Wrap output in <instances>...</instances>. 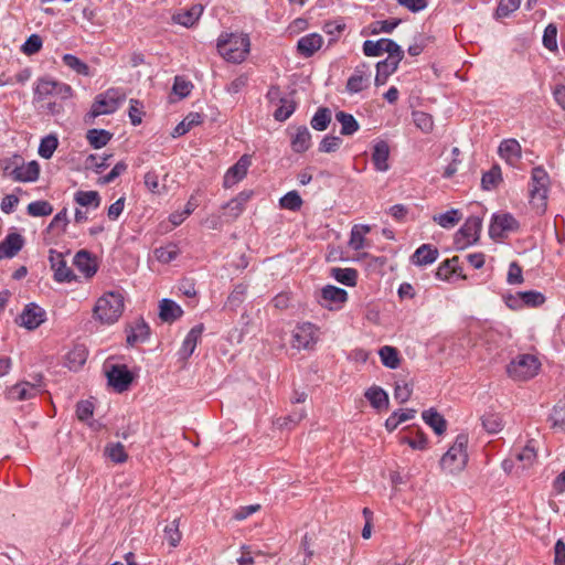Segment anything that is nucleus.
I'll return each instance as SVG.
<instances>
[{
  "label": "nucleus",
  "mask_w": 565,
  "mask_h": 565,
  "mask_svg": "<svg viewBox=\"0 0 565 565\" xmlns=\"http://www.w3.org/2000/svg\"><path fill=\"white\" fill-rule=\"evenodd\" d=\"M218 54L228 63H243L250 52V39L246 33L222 32L216 40Z\"/></svg>",
  "instance_id": "f257e3e1"
},
{
  "label": "nucleus",
  "mask_w": 565,
  "mask_h": 565,
  "mask_svg": "<svg viewBox=\"0 0 565 565\" xmlns=\"http://www.w3.org/2000/svg\"><path fill=\"white\" fill-rule=\"evenodd\" d=\"M550 186L551 179L547 171L542 166L534 167L531 170L527 189L530 204L540 214H543L547 209Z\"/></svg>",
  "instance_id": "f03ea898"
},
{
  "label": "nucleus",
  "mask_w": 565,
  "mask_h": 565,
  "mask_svg": "<svg viewBox=\"0 0 565 565\" xmlns=\"http://www.w3.org/2000/svg\"><path fill=\"white\" fill-rule=\"evenodd\" d=\"M127 98L124 88L110 87L98 94L85 117L86 122H93L95 118L102 115H110L119 109Z\"/></svg>",
  "instance_id": "7ed1b4c3"
},
{
  "label": "nucleus",
  "mask_w": 565,
  "mask_h": 565,
  "mask_svg": "<svg viewBox=\"0 0 565 565\" xmlns=\"http://www.w3.org/2000/svg\"><path fill=\"white\" fill-rule=\"evenodd\" d=\"M122 311L124 297L121 294L108 291L97 299L93 315L100 323L113 324L121 317Z\"/></svg>",
  "instance_id": "20e7f679"
},
{
  "label": "nucleus",
  "mask_w": 565,
  "mask_h": 565,
  "mask_svg": "<svg viewBox=\"0 0 565 565\" xmlns=\"http://www.w3.org/2000/svg\"><path fill=\"white\" fill-rule=\"evenodd\" d=\"M468 435L459 434L454 445L440 459V467L447 473H458L462 471L468 461L467 446Z\"/></svg>",
  "instance_id": "39448f33"
},
{
  "label": "nucleus",
  "mask_w": 565,
  "mask_h": 565,
  "mask_svg": "<svg viewBox=\"0 0 565 565\" xmlns=\"http://www.w3.org/2000/svg\"><path fill=\"white\" fill-rule=\"evenodd\" d=\"M541 363L539 359L532 354H519L507 366L509 376L515 381H526L534 377Z\"/></svg>",
  "instance_id": "423d86ee"
},
{
  "label": "nucleus",
  "mask_w": 565,
  "mask_h": 565,
  "mask_svg": "<svg viewBox=\"0 0 565 565\" xmlns=\"http://www.w3.org/2000/svg\"><path fill=\"white\" fill-rule=\"evenodd\" d=\"M73 89L68 84L52 79H40L34 89V100L44 102L51 96H57L61 99L72 97Z\"/></svg>",
  "instance_id": "0eeeda50"
},
{
  "label": "nucleus",
  "mask_w": 565,
  "mask_h": 565,
  "mask_svg": "<svg viewBox=\"0 0 565 565\" xmlns=\"http://www.w3.org/2000/svg\"><path fill=\"white\" fill-rule=\"evenodd\" d=\"M363 53L366 56H380L387 53V57H404L402 47L391 39H380L377 41L366 40L363 43Z\"/></svg>",
  "instance_id": "6e6552de"
},
{
  "label": "nucleus",
  "mask_w": 565,
  "mask_h": 565,
  "mask_svg": "<svg viewBox=\"0 0 565 565\" xmlns=\"http://www.w3.org/2000/svg\"><path fill=\"white\" fill-rule=\"evenodd\" d=\"M319 329L311 322H301L292 331V347L298 350H310L319 338Z\"/></svg>",
  "instance_id": "1a4fd4ad"
},
{
  "label": "nucleus",
  "mask_w": 565,
  "mask_h": 565,
  "mask_svg": "<svg viewBox=\"0 0 565 565\" xmlns=\"http://www.w3.org/2000/svg\"><path fill=\"white\" fill-rule=\"evenodd\" d=\"M43 387L41 377L35 383L22 381L9 387L6 392V397L11 402L29 401L40 395L43 392Z\"/></svg>",
  "instance_id": "9d476101"
},
{
  "label": "nucleus",
  "mask_w": 565,
  "mask_h": 565,
  "mask_svg": "<svg viewBox=\"0 0 565 565\" xmlns=\"http://www.w3.org/2000/svg\"><path fill=\"white\" fill-rule=\"evenodd\" d=\"M519 227L520 223L512 214H493L489 226V235L494 239H501L507 237L509 233L516 232Z\"/></svg>",
  "instance_id": "9b49d317"
},
{
  "label": "nucleus",
  "mask_w": 565,
  "mask_h": 565,
  "mask_svg": "<svg viewBox=\"0 0 565 565\" xmlns=\"http://www.w3.org/2000/svg\"><path fill=\"white\" fill-rule=\"evenodd\" d=\"M480 231L481 218L478 216L468 217L455 235V244L457 248L463 249L476 243L479 238Z\"/></svg>",
  "instance_id": "f8f14e48"
},
{
  "label": "nucleus",
  "mask_w": 565,
  "mask_h": 565,
  "mask_svg": "<svg viewBox=\"0 0 565 565\" xmlns=\"http://www.w3.org/2000/svg\"><path fill=\"white\" fill-rule=\"evenodd\" d=\"M544 301V295L535 290L519 291L505 297L507 306L513 310H519L524 307L535 308L543 305Z\"/></svg>",
  "instance_id": "ddd939ff"
},
{
  "label": "nucleus",
  "mask_w": 565,
  "mask_h": 565,
  "mask_svg": "<svg viewBox=\"0 0 565 565\" xmlns=\"http://www.w3.org/2000/svg\"><path fill=\"white\" fill-rule=\"evenodd\" d=\"M106 375L108 384L118 393L127 391L134 379L125 364L111 365Z\"/></svg>",
  "instance_id": "4468645a"
},
{
  "label": "nucleus",
  "mask_w": 565,
  "mask_h": 565,
  "mask_svg": "<svg viewBox=\"0 0 565 565\" xmlns=\"http://www.w3.org/2000/svg\"><path fill=\"white\" fill-rule=\"evenodd\" d=\"M498 156L511 168H519L522 147L514 138L503 139L498 147Z\"/></svg>",
  "instance_id": "2eb2a0df"
},
{
  "label": "nucleus",
  "mask_w": 565,
  "mask_h": 565,
  "mask_svg": "<svg viewBox=\"0 0 565 565\" xmlns=\"http://www.w3.org/2000/svg\"><path fill=\"white\" fill-rule=\"evenodd\" d=\"M250 164V156L243 154L237 162L226 171L223 180V186L228 189L242 181L246 177Z\"/></svg>",
  "instance_id": "dca6fc26"
},
{
  "label": "nucleus",
  "mask_w": 565,
  "mask_h": 565,
  "mask_svg": "<svg viewBox=\"0 0 565 565\" xmlns=\"http://www.w3.org/2000/svg\"><path fill=\"white\" fill-rule=\"evenodd\" d=\"M348 300V292L333 285H327L321 289L320 305L329 310L340 308Z\"/></svg>",
  "instance_id": "f3484780"
},
{
  "label": "nucleus",
  "mask_w": 565,
  "mask_h": 565,
  "mask_svg": "<svg viewBox=\"0 0 565 565\" xmlns=\"http://www.w3.org/2000/svg\"><path fill=\"white\" fill-rule=\"evenodd\" d=\"M45 310L35 303L25 306L19 316L20 326L28 330H34L45 321Z\"/></svg>",
  "instance_id": "a211bd4d"
},
{
  "label": "nucleus",
  "mask_w": 565,
  "mask_h": 565,
  "mask_svg": "<svg viewBox=\"0 0 565 565\" xmlns=\"http://www.w3.org/2000/svg\"><path fill=\"white\" fill-rule=\"evenodd\" d=\"M323 44V38L318 33H309L301 36L297 42V53L305 57H311Z\"/></svg>",
  "instance_id": "6ab92c4d"
},
{
  "label": "nucleus",
  "mask_w": 565,
  "mask_h": 565,
  "mask_svg": "<svg viewBox=\"0 0 565 565\" xmlns=\"http://www.w3.org/2000/svg\"><path fill=\"white\" fill-rule=\"evenodd\" d=\"M50 263L54 270V278L58 282H68L74 278L72 269L66 265L63 255L53 249L50 250Z\"/></svg>",
  "instance_id": "aec40b11"
},
{
  "label": "nucleus",
  "mask_w": 565,
  "mask_h": 565,
  "mask_svg": "<svg viewBox=\"0 0 565 565\" xmlns=\"http://www.w3.org/2000/svg\"><path fill=\"white\" fill-rule=\"evenodd\" d=\"M9 175L17 182H34L39 179L40 166L36 161L13 168Z\"/></svg>",
  "instance_id": "412c9836"
},
{
  "label": "nucleus",
  "mask_w": 565,
  "mask_h": 565,
  "mask_svg": "<svg viewBox=\"0 0 565 565\" xmlns=\"http://www.w3.org/2000/svg\"><path fill=\"white\" fill-rule=\"evenodd\" d=\"M24 238L19 233H9L0 243V259L14 257L23 247Z\"/></svg>",
  "instance_id": "4be33fe9"
},
{
  "label": "nucleus",
  "mask_w": 565,
  "mask_h": 565,
  "mask_svg": "<svg viewBox=\"0 0 565 565\" xmlns=\"http://www.w3.org/2000/svg\"><path fill=\"white\" fill-rule=\"evenodd\" d=\"M390 146L385 140L374 143L372 150V162L376 171L386 172L390 169Z\"/></svg>",
  "instance_id": "5701e85b"
},
{
  "label": "nucleus",
  "mask_w": 565,
  "mask_h": 565,
  "mask_svg": "<svg viewBox=\"0 0 565 565\" xmlns=\"http://www.w3.org/2000/svg\"><path fill=\"white\" fill-rule=\"evenodd\" d=\"M403 57H386L376 64L375 85H384L388 77L396 72Z\"/></svg>",
  "instance_id": "b1692460"
},
{
  "label": "nucleus",
  "mask_w": 565,
  "mask_h": 565,
  "mask_svg": "<svg viewBox=\"0 0 565 565\" xmlns=\"http://www.w3.org/2000/svg\"><path fill=\"white\" fill-rule=\"evenodd\" d=\"M203 331V324H196L188 332L179 350V355L181 359L186 360L193 354Z\"/></svg>",
  "instance_id": "393cba45"
},
{
  "label": "nucleus",
  "mask_w": 565,
  "mask_h": 565,
  "mask_svg": "<svg viewBox=\"0 0 565 565\" xmlns=\"http://www.w3.org/2000/svg\"><path fill=\"white\" fill-rule=\"evenodd\" d=\"M438 249L430 244L420 245L412 255L411 262L416 266L433 264L438 257Z\"/></svg>",
  "instance_id": "a878e982"
},
{
  "label": "nucleus",
  "mask_w": 565,
  "mask_h": 565,
  "mask_svg": "<svg viewBox=\"0 0 565 565\" xmlns=\"http://www.w3.org/2000/svg\"><path fill=\"white\" fill-rule=\"evenodd\" d=\"M74 265L85 277L90 278L97 271V264L87 250H79L74 256Z\"/></svg>",
  "instance_id": "bb28decb"
},
{
  "label": "nucleus",
  "mask_w": 565,
  "mask_h": 565,
  "mask_svg": "<svg viewBox=\"0 0 565 565\" xmlns=\"http://www.w3.org/2000/svg\"><path fill=\"white\" fill-rule=\"evenodd\" d=\"M149 334V326L143 320H139L127 330V343L131 347L143 343L148 340Z\"/></svg>",
  "instance_id": "cd10ccee"
},
{
  "label": "nucleus",
  "mask_w": 565,
  "mask_h": 565,
  "mask_svg": "<svg viewBox=\"0 0 565 565\" xmlns=\"http://www.w3.org/2000/svg\"><path fill=\"white\" fill-rule=\"evenodd\" d=\"M203 11V6L193 4L190 9L175 13L173 15V21L185 28H191L199 21Z\"/></svg>",
  "instance_id": "c85d7f7f"
},
{
  "label": "nucleus",
  "mask_w": 565,
  "mask_h": 565,
  "mask_svg": "<svg viewBox=\"0 0 565 565\" xmlns=\"http://www.w3.org/2000/svg\"><path fill=\"white\" fill-rule=\"evenodd\" d=\"M365 398L369 401L371 406L377 411L388 407V395L380 386L373 385L364 393Z\"/></svg>",
  "instance_id": "c756f323"
},
{
  "label": "nucleus",
  "mask_w": 565,
  "mask_h": 565,
  "mask_svg": "<svg viewBox=\"0 0 565 565\" xmlns=\"http://www.w3.org/2000/svg\"><path fill=\"white\" fill-rule=\"evenodd\" d=\"M371 232V226L365 224H355L351 228L349 246L353 250H360L366 247L365 236Z\"/></svg>",
  "instance_id": "7c9ffc66"
},
{
  "label": "nucleus",
  "mask_w": 565,
  "mask_h": 565,
  "mask_svg": "<svg viewBox=\"0 0 565 565\" xmlns=\"http://www.w3.org/2000/svg\"><path fill=\"white\" fill-rule=\"evenodd\" d=\"M311 146V134L306 126L298 127L291 137V148L297 153L307 151Z\"/></svg>",
  "instance_id": "2f4dec72"
},
{
  "label": "nucleus",
  "mask_w": 565,
  "mask_h": 565,
  "mask_svg": "<svg viewBox=\"0 0 565 565\" xmlns=\"http://www.w3.org/2000/svg\"><path fill=\"white\" fill-rule=\"evenodd\" d=\"M364 68L365 66L356 67L353 74L349 77L347 82V89L350 94L360 93L366 87L369 75Z\"/></svg>",
  "instance_id": "473e14b6"
},
{
  "label": "nucleus",
  "mask_w": 565,
  "mask_h": 565,
  "mask_svg": "<svg viewBox=\"0 0 565 565\" xmlns=\"http://www.w3.org/2000/svg\"><path fill=\"white\" fill-rule=\"evenodd\" d=\"M250 192H241L223 206L225 211L224 214L233 218L239 216L245 209V204L250 199Z\"/></svg>",
  "instance_id": "72a5a7b5"
},
{
  "label": "nucleus",
  "mask_w": 565,
  "mask_h": 565,
  "mask_svg": "<svg viewBox=\"0 0 565 565\" xmlns=\"http://www.w3.org/2000/svg\"><path fill=\"white\" fill-rule=\"evenodd\" d=\"M159 317L167 322H172L179 319L183 310L182 308L171 299H162L159 305Z\"/></svg>",
  "instance_id": "f704fd0d"
},
{
  "label": "nucleus",
  "mask_w": 565,
  "mask_h": 565,
  "mask_svg": "<svg viewBox=\"0 0 565 565\" xmlns=\"http://www.w3.org/2000/svg\"><path fill=\"white\" fill-rule=\"evenodd\" d=\"M74 202L82 207L98 209L102 202V198L97 191H83L78 190L74 193Z\"/></svg>",
  "instance_id": "c9c22d12"
},
{
  "label": "nucleus",
  "mask_w": 565,
  "mask_h": 565,
  "mask_svg": "<svg viewBox=\"0 0 565 565\" xmlns=\"http://www.w3.org/2000/svg\"><path fill=\"white\" fill-rule=\"evenodd\" d=\"M423 420L431 427L437 435H443L447 428V422L438 412L434 408L424 411L422 414Z\"/></svg>",
  "instance_id": "e433bc0d"
},
{
  "label": "nucleus",
  "mask_w": 565,
  "mask_h": 565,
  "mask_svg": "<svg viewBox=\"0 0 565 565\" xmlns=\"http://www.w3.org/2000/svg\"><path fill=\"white\" fill-rule=\"evenodd\" d=\"M203 122V116L199 113H190L186 115L181 122H179L173 129L172 136L174 138L181 137L189 132L193 127H196Z\"/></svg>",
  "instance_id": "4c0bfd02"
},
{
  "label": "nucleus",
  "mask_w": 565,
  "mask_h": 565,
  "mask_svg": "<svg viewBox=\"0 0 565 565\" xmlns=\"http://www.w3.org/2000/svg\"><path fill=\"white\" fill-rule=\"evenodd\" d=\"M330 276L338 282L349 287L355 286L358 281V271L354 268L334 267L331 268Z\"/></svg>",
  "instance_id": "58836bf2"
},
{
  "label": "nucleus",
  "mask_w": 565,
  "mask_h": 565,
  "mask_svg": "<svg viewBox=\"0 0 565 565\" xmlns=\"http://www.w3.org/2000/svg\"><path fill=\"white\" fill-rule=\"evenodd\" d=\"M335 120L340 122V134L343 136H352L360 129V125L353 115L345 111H338L335 114Z\"/></svg>",
  "instance_id": "ea45409f"
},
{
  "label": "nucleus",
  "mask_w": 565,
  "mask_h": 565,
  "mask_svg": "<svg viewBox=\"0 0 565 565\" xmlns=\"http://www.w3.org/2000/svg\"><path fill=\"white\" fill-rule=\"evenodd\" d=\"M381 362L384 366L395 370L401 364L399 352L396 348L384 345L379 350Z\"/></svg>",
  "instance_id": "a19ab883"
},
{
  "label": "nucleus",
  "mask_w": 565,
  "mask_h": 565,
  "mask_svg": "<svg viewBox=\"0 0 565 565\" xmlns=\"http://www.w3.org/2000/svg\"><path fill=\"white\" fill-rule=\"evenodd\" d=\"M111 137L113 134L105 129L93 128L86 132L88 143L95 149L105 147L110 141Z\"/></svg>",
  "instance_id": "79ce46f5"
},
{
  "label": "nucleus",
  "mask_w": 565,
  "mask_h": 565,
  "mask_svg": "<svg viewBox=\"0 0 565 565\" xmlns=\"http://www.w3.org/2000/svg\"><path fill=\"white\" fill-rule=\"evenodd\" d=\"M502 181L501 168L494 164L489 171L484 172L481 178V188L486 191L495 189Z\"/></svg>",
  "instance_id": "37998d69"
},
{
  "label": "nucleus",
  "mask_w": 565,
  "mask_h": 565,
  "mask_svg": "<svg viewBox=\"0 0 565 565\" xmlns=\"http://www.w3.org/2000/svg\"><path fill=\"white\" fill-rule=\"evenodd\" d=\"M461 217H462V214L459 210L451 209L445 213L435 215L433 217V220H434V222H436L439 226H441L444 228H451L456 224L459 223Z\"/></svg>",
  "instance_id": "c03bdc74"
},
{
  "label": "nucleus",
  "mask_w": 565,
  "mask_h": 565,
  "mask_svg": "<svg viewBox=\"0 0 565 565\" xmlns=\"http://www.w3.org/2000/svg\"><path fill=\"white\" fill-rule=\"evenodd\" d=\"M179 253V247L175 244L170 243L166 246L156 248L154 257L162 264H169L178 257Z\"/></svg>",
  "instance_id": "a18cd8bd"
},
{
  "label": "nucleus",
  "mask_w": 565,
  "mask_h": 565,
  "mask_svg": "<svg viewBox=\"0 0 565 565\" xmlns=\"http://www.w3.org/2000/svg\"><path fill=\"white\" fill-rule=\"evenodd\" d=\"M483 428L489 434H497L502 430L504 423L502 416L497 413H487L481 418Z\"/></svg>",
  "instance_id": "49530a36"
},
{
  "label": "nucleus",
  "mask_w": 565,
  "mask_h": 565,
  "mask_svg": "<svg viewBox=\"0 0 565 565\" xmlns=\"http://www.w3.org/2000/svg\"><path fill=\"white\" fill-rule=\"evenodd\" d=\"M331 121V111L328 108L320 107L313 117L311 118L310 125L315 130L323 131L328 128Z\"/></svg>",
  "instance_id": "de8ad7c7"
},
{
  "label": "nucleus",
  "mask_w": 565,
  "mask_h": 565,
  "mask_svg": "<svg viewBox=\"0 0 565 565\" xmlns=\"http://www.w3.org/2000/svg\"><path fill=\"white\" fill-rule=\"evenodd\" d=\"M180 527V519H174L170 523H168L163 530L164 539L169 543L170 546L177 547L182 539V534L179 530Z\"/></svg>",
  "instance_id": "09e8293b"
},
{
  "label": "nucleus",
  "mask_w": 565,
  "mask_h": 565,
  "mask_svg": "<svg viewBox=\"0 0 565 565\" xmlns=\"http://www.w3.org/2000/svg\"><path fill=\"white\" fill-rule=\"evenodd\" d=\"M70 223L67 216V209L63 207L55 216L52 218L51 223L47 226L49 232H56L57 235L65 233L66 227Z\"/></svg>",
  "instance_id": "8fccbe9b"
},
{
  "label": "nucleus",
  "mask_w": 565,
  "mask_h": 565,
  "mask_svg": "<svg viewBox=\"0 0 565 565\" xmlns=\"http://www.w3.org/2000/svg\"><path fill=\"white\" fill-rule=\"evenodd\" d=\"M26 212L33 217L47 216L53 213V205L49 201L38 200L28 205Z\"/></svg>",
  "instance_id": "3c124183"
},
{
  "label": "nucleus",
  "mask_w": 565,
  "mask_h": 565,
  "mask_svg": "<svg viewBox=\"0 0 565 565\" xmlns=\"http://www.w3.org/2000/svg\"><path fill=\"white\" fill-rule=\"evenodd\" d=\"M57 146H58V140L55 135H49V136L42 138L40 146H39V150H38L39 156L43 159L52 158Z\"/></svg>",
  "instance_id": "603ef678"
},
{
  "label": "nucleus",
  "mask_w": 565,
  "mask_h": 565,
  "mask_svg": "<svg viewBox=\"0 0 565 565\" xmlns=\"http://www.w3.org/2000/svg\"><path fill=\"white\" fill-rule=\"evenodd\" d=\"M281 209L296 212L300 210L302 205V199L297 191H289L279 200Z\"/></svg>",
  "instance_id": "864d4df0"
},
{
  "label": "nucleus",
  "mask_w": 565,
  "mask_h": 565,
  "mask_svg": "<svg viewBox=\"0 0 565 565\" xmlns=\"http://www.w3.org/2000/svg\"><path fill=\"white\" fill-rule=\"evenodd\" d=\"M62 61H63L64 65H66L67 67H70L74 72H76L77 74L84 75V76L89 75L88 65L86 63H84L83 61H81L77 56H75L73 54H64L62 56Z\"/></svg>",
  "instance_id": "5fc2aeb1"
},
{
  "label": "nucleus",
  "mask_w": 565,
  "mask_h": 565,
  "mask_svg": "<svg viewBox=\"0 0 565 565\" xmlns=\"http://www.w3.org/2000/svg\"><path fill=\"white\" fill-rule=\"evenodd\" d=\"M401 443L407 444L411 448L415 450H425L428 446L427 437L420 429L415 430V437H401Z\"/></svg>",
  "instance_id": "6e6d98bb"
},
{
  "label": "nucleus",
  "mask_w": 565,
  "mask_h": 565,
  "mask_svg": "<svg viewBox=\"0 0 565 565\" xmlns=\"http://www.w3.org/2000/svg\"><path fill=\"white\" fill-rule=\"evenodd\" d=\"M542 42L544 47L548 51L557 52V26L554 23H550L545 28Z\"/></svg>",
  "instance_id": "4d7b16f0"
},
{
  "label": "nucleus",
  "mask_w": 565,
  "mask_h": 565,
  "mask_svg": "<svg viewBox=\"0 0 565 565\" xmlns=\"http://www.w3.org/2000/svg\"><path fill=\"white\" fill-rule=\"evenodd\" d=\"M106 456L116 463H122L127 460L128 456L121 443L109 444L105 448Z\"/></svg>",
  "instance_id": "13d9d810"
},
{
  "label": "nucleus",
  "mask_w": 565,
  "mask_h": 565,
  "mask_svg": "<svg viewBox=\"0 0 565 565\" xmlns=\"http://www.w3.org/2000/svg\"><path fill=\"white\" fill-rule=\"evenodd\" d=\"M87 359V352L84 347H76L67 354V364L71 370L81 367Z\"/></svg>",
  "instance_id": "bf43d9fd"
},
{
  "label": "nucleus",
  "mask_w": 565,
  "mask_h": 565,
  "mask_svg": "<svg viewBox=\"0 0 565 565\" xmlns=\"http://www.w3.org/2000/svg\"><path fill=\"white\" fill-rule=\"evenodd\" d=\"M413 120L423 132H430L434 128L433 117L424 111H413Z\"/></svg>",
  "instance_id": "052dcab7"
},
{
  "label": "nucleus",
  "mask_w": 565,
  "mask_h": 565,
  "mask_svg": "<svg viewBox=\"0 0 565 565\" xmlns=\"http://www.w3.org/2000/svg\"><path fill=\"white\" fill-rule=\"evenodd\" d=\"M413 393V384L401 381L396 382L394 386V398L399 403H406Z\"/></svg>",
  "instance_id": "680f3d73"
},
{
  "label": "nucleus",
  "mask_w": 565,
  "mask_h": 565,
  "mask_svg": "<svg viewBox=\"0 0 565 565\" xmlns=\"http://www.w3.org/2000/svg\"><path fill=\"white\" fill-rule=\"evenodd\" d=\"M516 459L523 463V467L531 466L536 459V450L533 441H529L522 450L515 455Z\"/></svg>",
  "instance_id": "e2e57ef3"
},
{
  "label": "nucleus",
  "mask_w": 565,
  "mask_h": 565,
  "mask_svg": "<svg viewBox=\"0 0 565 565\" xmlns=\"http://www.w3.org/2000/svg\"><path fill=\"white\" fill-rule=\"evenodd\" d=\"M43 45L42 38L39 34H31L26 41L22 44L21 51L28 55L31 56L35 53H38Z\"/></svg>",
  "instance_id": "0e129e2a"
},
{
  "label": "nucleus",
  "mask_w": 565,
  "mask_h": 565,
  "mask_svg": "<svg viewBox=\"0 0 565 565\" xmlns=\"http://www.w3.org/2000/svg\"><path fill=\"white\" fill-rule=\"evenodd\" d=\"M143 114V104L138 99H130L128 116L134 126L141 124Z\"/></svg>",
  "instance_id": "69168bd1"
},
{
  "label": "nucleus",
  "mask_w": 565,
  "mask_h": 565,
  "mask_svg": "<svg viewBox=\"0 0 565 565\" xmlns=\"http://www.w3.org/2000/svg\"><path fill=\"white\" fill-rule=\"evenodd\" d=\"M520 7V0H500L499 6L495 10V17L507 18Z\"/></svg>",
  "instance_id": "338daca9"
},
{
  "label": "nucleus",
  "mask_w": 565,
  "mask_h": 565,
  "mask_svg": "<svg viewBox=\"0 0 565 565\" xmlns=\"http://www.w3.org/2000/svg\"><path fill=\"white\" fill-rule=\"evenodd\" d=\"M552 426L559 429H565V403L554 406L550 416Z\"/></svg>",
  "instance_id": "774afa93"
}]
</instances>
